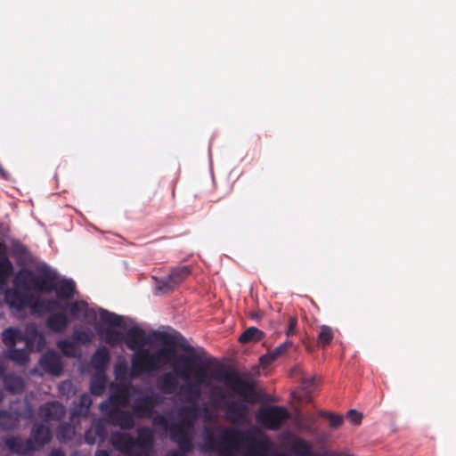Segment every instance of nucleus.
<instances>
[{"instance_id": "f257e3e1", "label": "nucleus", "mask_w": 456, "mask_h": 456, "mask_svg": "<svg viewBox=\"0 0 456 456\" xmlns=\"http://www.w3.org/2000/svg\"><path fill=\"white\" fill-rule=\"evenodd\" d=\"M273 444L258 428L205 427L200 451L219 456H267Z\"/></svg>"}, {"instance_id": "f03ea898", "label": "nucleus", "mask_w": 456, "mask_h": 456, "mask_svg": "<svg viewBox=\"0 0 456 456\" xmlns=\"http://www.w3.org/2000/svg\"><path fill=\"white\" fill-rule=\"evenodd\" d=\"M211 377L224 382L229 389L243 398V400L226 401V394L221 388H216L218 391L213 392L216 403L224 402L223 407L225 410L226 419L232 423H244L249 413L247 403L256 401L254 386L249 381L241 379L237 373L226 370L221 365L213 370Z\"/></svg>"}, {"instance_id": "7ed1b4c3", "label": "nucleus", "mask_w": 456, "mask_h": 456, "mask_svg": "<svg viewBox=\"0 0 456 456\" xmlns=\"http://www.w3.org/2000/svg\"><path fill=\"white\" fill-rule=\"evenodd\" d=\"M37 278V274L29 268L24 267L19 270L12 281L14 288L5 292L6 304L17 311L29 307L31 313L37 315L62 308L61 303L56 299L35 297L28 294L30 291L36 292Z\"/></svg>"}, {"instance_id": "20e7f679", "label": "nucleus", "mask_w": 456, "mask_h": 456, "mask_svg": "<svg viewBox=\"0 0 456 456\" xmlns=\"http://www.w3.org/2000/svg\"><path fill=\"white\" fill-rule=\"evenodd\" d=\"M178 416L180 421L169 422L167 416L157 414L153 418V425L167 432L170 440L177 444L180 451L191 452L193 450L192 429L197 409L194 405L183 406L178 411Z\"/></svg>"}, {"instance_id": "39448f33", "label": "nucleus", "mask_w": 456, "mask_h": 456, "mask_svg": "<svg viewBox=\"0 0 456 456\" xmlns=\"http://www.w3.org/2000/svg\"><path fill=\"white\" fill-rule=\"evenodd\" d=\"M152 340L160 341L165 346H175V337L167 332L151 330L148 335L145 330L139 326H132L125 335L124 342L134 353L139 349H145L144 346L150 344Z\"/></svg>"}, {"instance_id": "423d86ee", "label": "nucleus", "mask_w": 456, "mask_h": 456, "mask_svg": "<svg viewBox=\"0 0 456 456\" xmlns=\"http://www.w3.org/2000/svg\"><path fill=\"white\" fill-rule=\"evenodd\" d=\"M180 337L183 341V343L180 344V346L188 354H179L175 355V361H173L171 367L177 377L188 380L191 378L195 365L200 362V354L195 352V348L184 338Z\"/></svg>"}, {"instance_id": "0eeeda50", "label": "nucleus", "mask_w": 456, "mask_h": 456, "mask_svg": "<svg viewBox=\"0 0 456 456\" xmlns=\"http://www.w3.org/2000/svg\"><path fill=\"white\" fill-rule=\"evenodd\" d=\"M161 362L155 353L149 349L136 350L131 357V379H137L143 374H149L159 370Z\"/></svg>"}, {"instance_id": "6e6552de", "label": "nucleus", "mask_w": 456, "mask_h": 456, "mask_svg": "<svg viewBox=\"0 0 456 456\" xmlns=\"http://www.w3.org/2000/svg\"><path fill=\"white\" fill-rule=\"evenodd\" d=\"M289 418L288 409L279 405L262 407L256 415V421L269 430H279Z\"/></svg>"}, {"instance_id": "1a4fd4ad", "label": "nucleus", "mask_w": 456, "mask_h": 456, "mask_svg": "<svg viewBox=\"0 0 456 456\" xmlns=\"http://www.w3.org/2000/svg\"><path fill=\"white\" fill-rule=\"evenodd\" d=\"M101 410L109 419L110 424L123 430H131L135 426L134 415L127 410L110 407L109 403H102Z\"/></svg>"}, {"instance_id": "9d476101", "label": "nucleus", "mask_w": 456, "mask_h": 456, "mask_svg": "<svg viewBox=\"0 0 456 456\" xmlns=\"http://www.w3.org/2000/svg\"><path fill=\"white\" fill-rule=\"evenodd\" d=\"M160 403L158 395L151 393L143 396L137 397L132 404V411L137 419H151L155 416V408Z\"/></svg>"}, {"instance_id": "9b49d317", "label": "nucleus", "mask_w": 456, "mask_h": 456, "mask_svg": "<svg viewBox=\"0 0 456 456\" xmlns=\"http://www.w3.org/2000/svg\"><path fill=\"white\" fill-rule=\"evenodd\" d=\"M40 273L37 274L36 292L41 294H50L55 290L58 281V273L51 269L47 265H42L39 267Z\"/></svg>"}, {"instance_id": "f8f14e48", "label": "nucleus", "mask_w": 456, "mask_h": 456, "mask_svg": "<svg viewBox=\"0 0 456 456\" xmlns=\"http://www.w3.org/2000/svg\"><path fill=\"white\" fill-rule=\"evenodd\" d=\"M62 308L48 312L50 314L46 318L45 326L53 333H63L69 324V318L64 312V305L61 304ZM45 312V314H46Z\"/></svg>"}, {"instance_id": "ddd939ff", "label": "nucleus", "mask_w": 456, "mask_h": 456, "mask_svg": "<svg viewBox=\"0 0 456 456\" xmlns=\"http://www.w3.org/2000/svg\"><path fill=\"white\" fill-rule=\"evenodd\" d=\"M110 441L117 451L126 456H132L135 447V439L130 434L114 431L110 435Z\"/></svg>"}, {"instance_id": "4468645a", "label": "nucleus", "mask_w": 456, "mask_h": 456, "mask_svg": "<svg viewBox=\"0 0 456 456\" xmlns=\"http://www.w3.org/2000/svg\"><path fill=\"white\" fill-rule=\"evenodd\" d=\"M4 444L12 453L20 456H28L36 452V447L32 446V440L28 438L23 440L20 436H8L4 439Z\"/></svg>"}, {"instance_id": "2eb2a0df", "label": "nucleus", "mask_w": 456, "mask_h": 456, "mask_svg": "<svg viewBox=\"0 0 456 456\" xmlns=\"http://www.w3.org/2000/svg\"><path fill=\"white\" fill-rule=\"evenodd\" d=\"M131 388L132 385L130 383L118 384L112 390L109 401L107 402L110 403V407L118 408L119 406H127L131 400V397L133 396Z\"/></svg>"}, {"instance_id": "dca6fc26", "label": "nucleus", "mask_w": 456, "mask_h": 456, "mask_svg": "<svg viewBox=\"0 0 456 456\" xmlns=\"http://www.w3.org/2000/svg\"><path fill=\"white\" fill-rule=\"evenodd\" d=\"M52 438V430L48 426L42 423L33 424L28 439L32 440V446L36 447V451L49 444Z\"/></svg>"}, {"instance_id": "f3484780", "label": "nucleus", "mask_w": 456, "mask_h": 456, "mask_svg": "<svg viewBox=\"0 0 456 456\" xmlns=\"http://www.w3.org/2000/svg\"><path fill=\"white\" fill-rule=\"evenodd\" d=\"M40 366L45 372L54 376H60L63 370L61 358L53 350L48 351L42 355Z\"/></svg>"}, {"instance_id": "a211bd4d", "label": "nucleus", "mask_w": 456, "mask_h": 456, "mask_svg": "<svg viewBox=\"0 0 456 456\" xmlns=\"http://www.w3.org/2000/svg\"><path fill=\"white\" fill-rule=\"evenodd\" d=\"M288 443L287 445L290 452L294 456H311L313 455V445L312 444L297 436L289 434L287 436Z\"/></svg>"}, {"instance_id": "6ab92c4d", "label": "nucleus", "mask_w": 456, "mask_h": 456, "mask_svg": "<svg viewBox=\"0 0 456 456\" xmlns=\"http://www.w3.org/2000/svg\"><path fill=\"white\" fill-rule=\"evenodd\" d=\"M38 414L45 421L61 420L65 416V408L59 402H48L39 407Z\"/></svg>"}, {"instance_id": "aec40b11", "label": "nucleus", "mask_w": 456, "mask_h": 456, "mask_svg": "<svg viewBox=\"0 0 456 456\" xmlns=\"http://www.w3.org/2000/svg\"><path fill=\"white\" fill-rule=\"evenodd\" d=\"M23 341L28 349H36L37 351L42 350L46 343L45 336L37 330L34 324L26 328V331L23 333Z\"/></svg>"}, {"instance_id": "412c9836", "label": "nucleus", "mask_w": 456, "mask_h": 456, "mask_svg": "<svg viewBox=\"0 0 456 456\" xmlns=\"http://www.w3.org/2000/svg\"><path fill=\"white\" fill-rule=\"evenodd\" d=\"M84 437L86 443L88 444L103 443L107 437V429L101 420L95 421L91 428L86 431Z\"/></svg>"}, {"instance_id": "4be33fe9", "label": "nucleus", "mask_w": 456, "mask_h": 456, "mask_svg": "<svg viewBox=\"0 0 456 456\" xmlns=\"http://www.w3.org/2000/svg\"><path fill=\"white\" fill-rule=\"evenodd\" d=\"M54 292L55 299L60 303L61 300L72 299L76 294V284L71 279H62L57 281Z\"/></svg>"}, {"instance_id": "5701e85b", "label": "nucleus", "mask_w": 456, "mask_h": 456, "mask_svg": "<svg viewBox=\"0 0 456 456\" xmlns=\"http://www.w3.org/2000/svg\"><path fill=\"white\" fill-rule=\"evenodd\" d=\"M0 286L4 285L13 273V265L4 252V245L0 243Z\"/></svg>"}, {"instance_id": "b1692460", "label": "nucleus", "mask_w": 456, "mask_h": 456, "mask_svg": "<svg viewBox=\"0 0 456 456\" xmlns=\"http://www.w3.org/2000/svg\"><path fill=\"white\" fill-rule=\"evenodd\" d=\"M110 360V352L105 346L99 347L92 356L93 366L99 372H104Z\"/></svg>"}, {"instance_id": "393cba45", "label": "nucleus", "mask_w": 456, "mask_h": 456, "mask_svg": "<svg viewBox=\"0 0 456 456\" xmlns=\"http://www.w3.org/2000/svg\"><path fill=\"white\" fill-rule=\"evenodd\" d=\"M211 363V361L204 362L200 358V362H198L193 370V373L191 378H193V382L200 385V386H209L210 379L207 371L208 366Z\"/></svg>"}, {"instance_id": "a878e982", "label": "nucleus", "mask_w": 456, "mask_h": 456, "mask_svg": "<svg viewBox=\"0 0 456 456\" xmlns=\"http://www.w3.org/2000/svg\"><path fill=\"white\" fill-rule=\"evenodd\" d=\"M135 439V447L151 448L154 442L153 430L149 427H141L137 428V437Z\"/></svg>"}, {"instance_id": "bb28decb", "label": "nucleus", "mask_w": 456, "mask_h": 456, "mask_svg": "<svg viewBox=\"0 0 456 456\" xmlns=\"http://www.w3.org/2000/svg\"><path fill=\"white\" fill-rule=\"evenodd\" d=\"M18 415L5 410H0V429L2 431H13L19 426Z\"/></svg>"}, {"instance_id": "cd10ccee", "label": "nucleus", "mask_w": 456, "mask_h": 456, "mask_svg": "<svg viewBox=\"0 0 456 456\" xmlns=\"http://www.w3.org/2000/svg\"><path fill=\"white\" fill-rule=\"evenodd\" d=\"M4 386L5 390L11 394L21 393L25 387L23 379L13 374H7L4 377Z\"/></svg>"}, {"instance_id": "c85d7f7f", "label": "nucleus", "mask_w": 456, "mask_h": 456, "mask_svg": "<svg viewBox=\"0 0 456 456\" xmlns=\"http://www.w3.org/2000/svg\"><path fill=\"white\" fill-rule=\"evenodd\" d=\"M181 394L186 402L195 403L201 396L200 385L188 382L181 387Z\"/></svg>"}, {"instance_id": "c756f323", "label": "nucleus", "mask_w": 456, "mask_h": 456, "mask_svg": "<svg viewBox=\"0 0 456 456\" xmlns=\"http://www.w3.org/2000/svg\"><path fill=\"white\" fill-rule=\"evenodd\" d=\"M107 377L105 372L96 371L90 381V391L94 395H102L105 391Z\"/></svg>"}, {"instance_id": "7c9ffc66", "label": "nucleus", "mask_w": 456, "mask_h": 456, "mask_svg": "<svg viewBox=\"0 0 456 456\" xmlns=\"http://www.w3.org/2000/svg\"><path fill=\"white\" fill-rule=\"evenodd\" d=\"M2 339L6 346L13 347L18 342L23 341V333L16 328L9 327L3 331Z\"/></svg>"}, {"instance_id": "2f4dec72", "label": "nucleus", "mask_w": 456, "mask_h": 456, "mask_svg": "<svg viewBox=\"0 0 456 456\" xmlns=\"http://www.w3.org/2000/svg\"><path fill=\"white\" fill-rule=\"evenodd\" d=\"M4 356L20 365H25L29 361V355L26 349H19L15 348L14 346L10 347L4 353Z\"/></svg>"}, {"instance_id": "473e14b6", "label": "nucleus", "mask_w": 456, "mask_h": 456, "mask_svg": "<svg viewBox=\"0 0 456 456\" xmlns=\"http://www.w3.org/2000/svg\"><path fill=\"white\" fill-rule=\"evenodd\" d=\"M178 387V381L176 378L171 372L163 374L159 380V387L165 394L174 393Z\"/></svg>"}, {"instance_id": "72a5a7b5", "label": "nucleus", "mask_w": 456, "mask_h": 456, "mask_svg": "<svg viewBox=\"0 0 456 456\" xmlns=\"http://www.w3.org/2000/svg\"><path fill=\"white\" fill-rule=\"evenodd\" d=\"M57 347L67 357H77L79 354V348L76 342L69 339H62L57 342Z\"/></svg>"}, {"instance_id": "f704fd0d", "label": "nucleus", "mask_w": 456, "mask_h": 456, "mask_svg": "<svg viewBox=\"0 0 456 456\" xmlns=\"http://www.w3.org/2000/svg\"><path fill=\"white\" fill-rule=\"evenodd\" d=\"M265 338V333L256 327H249L240 336V343L259 342Z\"/></svg>"}, {"instance_id": "c9c22d12", "label": "nucleus", "mask_w": 456, "mask_h": 456, "mask_svg": "<svg viewBox=\"0 0 456 456\" xmlns=\"http://www.w3.org/2000/svg\"><path fill=\"white\" fill-rule=\"evenodd\" d=\"M175 346H166L161 347L156 351V356H158L159 362H161V366L163 364L171 363L175 361V355H178L175 354Z\"/></svg>"}, {"instance_id": "e433bc0d", "label": "nucleus", "mask_w": 456, "mask_h": 456, "mask_svg": "<svg viewBox=\"0 0 456 456\" xmlns=\"http://www.w3.org/2000/svg\"><path fill=\"white\" fill-rule=\"evenodd\" d=\"M74 435L75 429L69 423H61L57 428L56 436L61 443H67L72 440Z\"/></svg>"}, {"instance_id": "4c0bfd02", "label": "nucleus", "mask_w": 456, "mask_h": 456, "mask_svg": "<svg viewBox=\"0 0 456 456\" xmlns=\"http://www.w3.org/2000/svg\"><path fill=\"white\" fill-rule=\"evenodd\" d=\"M100 334L102 336L104 341L112 346L124 342L125 336L117 330L107 328L104 332Z\"/></svg>"}, {"instance_id": "58836bf2", "label": "nucleus", "mask_w": 456, "mask_h": 456, "mask_svg": "<svg viewBox=\"0 0 456 456\" xmlns=\"http://www.w3.org/2000/svg\"><path fill=\"white\" fill-rule=\"evenodd\" d=\"M72 339L76 344L88 345L93 340V333L88 329H75L72 332Z\"/></svg>"}, {"instance_id": "ea45409f", "label": "nucleus", "mask_w": 456, "mask_h": 456, "mask_svg": "<svg viewBox=\"0 0 456 456\" xmlns=\"http://www.w3.org/2000/svg\"><path fill=\"white\" fill-rule=\"evenodd\" d=\"M190 266H179L171 270L169 275L171 276V280L174 281L175 284L178 286L181 282H183L190 274H191Z\"/></svg>"}, {"instance_id": "a19ab883", "label": "nucleus", "mask_w": 456, "mask_h": 456, "mask_svg": "<svg viewBox=\"0 0 456 456\" xmlns=\"http://www.w3.org/2000/svg\"><path fill=\"white\" fill-rule=\"evenodd\" d=\"M101 321L106 324L119 327L122 323V317L105 309L100 310Z\"/></svg>"}, {"instance_id": "79ce46f5", "label": "nucleus", "mask_w": 456, "mask_h": 456, "mask_svg": "<svg viewBox=\"0 0 456 456\" xmlns=\"http://www.w3.org/2000/svg\"><path fill=\"white\" fill-rule=\"evenodd\" d=\"M334 338L333 330L327 325L321 326L320 332L318 335V344L322 347H325L332 341Z\"/></svg>"}, {"instance_id": "37998d69", "label": "nucleus", "mask_w": 456, "mask_h": 456, "mask_svg": "<svg viewBox=\"0 0 456 456\" xmlns=\"http://www.w3.org/2000/svg\"><path fill=\"white\" fill-rule=\"evenodd\" d=\"M176 285L174 281L171 280L169 274L167 277L157 280V289L164 294L173 291Z\"/></svg>"}, {"instance_id": "c03bdc74", "label": "nucleus", "mask_w": 456, "mask_h": 456, "mask_svg": "<svg viewBox=\"0 0 456 456\" xmlns=\"http://www.w3.org/2000/svg\"><path fill=\"white\" fill-rule=\"evenodd\" d=\"M64 307H69L71 316L78 318L80 314H83L84 310H86V302L84 300H77L69 303Z\"/></svg>"}, {"instance_id": "a18cd8bd", "label": "nucleus", "mask_w": 456, "mask_h": 456, "mask_svg": "<svg viewBox=\"0 0 456 456\" xmlns=\"http://www.w3.org/2000/svg\"><path fill=\"white\" fill-rule=\"evenodd\" d=\"M315 385H316V378L314 376V377H304L302 379L301 387H302V389L306 394H311L314 391Z\"/></svg>"}, {"instance_id": "49530a36", "label": "nucleus", "mask_w": 456, "mask_h": 456, "mask_svg": "<svg viewBox=\"0 0 456 456\" xmlns=\"http://www.w3.org/2000/svg\"><path fill=\"white\" fill-rule=\"evenodd\" d=\"M293 343L290 340H286L284 343L281 344L280 346H276L273 350L271 351V353L273 354V356L278 359L281 355H283L289 348L292 346Z\"/></svg>"}, {"instance_id": "de8ad7c7", "label": "nucleus", "mask_w": 456, "mask_h": 456, "mask_svg": "<svg viewBox=\"0 0 456 456\" xmlns=\"http://www.w3.org/2000/svg\"><path fill=\"white\" fill-rule=\"evenodd\" d=\"M83 317L88 322H94L97 319V314L94 309L89 308L88 304L86 303V310H84Z\"/></svg>"}, {"instance_id": "09e8293b", "label": "nucleus", "mask_w": 456, "mask_h": 456, "mask_svg": "<svg viewBox=\"0 0 456 456\" xmlns=\"http://www.w3.org/2000/svg\"><path fill=\"white\" fill-rule=\"evenodd\" d=\"M297 326V318L296 316H289L288 329L286 330V335L288 337L292 336L296 332Z\"/></svg>"}, {"instance_id": "8fccbe9b", "label": "nucleus", "mask_w": 456, "mask_h": 456, "mask_svg": "<svg viewBox=\"0 0 456 456\" xmlns=\"http://www.w3.org/2000/svg\"><path fill=\"white\" fill-rule=\"evenodd\" d=\"M275 360L276 358L273 356V354L271 352H269L266 354H264L260 357V363L264 367H266L272 364Z\"/></svg>"}, {"instance_id": "3c124183", "label": "nucleus", "mask_w": 456, "mask_h": 456, "mask_svg": "<svg viewBox=\"0 0 456 456\" xmlns=\"http://www.w3.org/2000/svg\"><path fill=\"white\" fill-rule=\"evenodd\" d=\"M348 418L351 422L354 424H359L362 419V414L356 410H350L348 411Z\"/></svg>"}, {"instance_id": "603ef678", "label": "nucleus", "mask_w": 456, "mask_h": 456, "mask_svg": "<svg viewBox=\"0 0 456 456\" xmlns=\"http://www.w3.org/2000/svg\"><path fill=\"white\" fill-rule=\"evenodd\" d=\"M329 420L331 428H338L343 423V417L340 415L329 414Z\"/></svg>"}, {"instance_id": "864d4df0", "label": "nucleus", "mask_w": 456, "mask_h": 456, "mask_svg": "<svg viewBox=\"0 0 456 456\" xmlns=\"http://www.w3.org/2000/svg\"><path fill=\"white\" fill-rule=\"evenodd\" d=\"M91 403H92V401L88 395H84L80 397V405L85 407L86 410L89 409Z\"/></svg>"}, {"instance_id": "5fc2aeb1", "label": "nucleus", "mask_w": 456, "mask_h": 456, "mask_svg": "<svg viewBox=\"0 0 456 456\" xmlns=\"http://www.w3.org/2000/svg\"><path fill=\"white\" fill-rule=\"evenodd\" d=\"M48 456H66L65 452L60 448L53 449Z\"/></svg>"}, {"instance_id": "6e6d98bb", "label": "nucleus", "mask_w": 456, "mask_h": 456, "mask_svg": "<svg viewBox=\"0 0 456 456\" xmlns=\"http://www.w3.org/2000/svg\"><path fill=\"white\" fill-rule=\"evenodd\" d=\"M27 251V248L21 244H19L16 248H15V252L16 253H20V254H24L26 253Z\"/></svg>"}, {"instance_id": "4d7b16f0", "label": "nucleus", "mask_w": 456, "mask_h": 456, "mask_svg": "<svg viewBox=\"0 0 456 456\" xmlns=\"http://www.w3.org/2000/svg\"><path fill=\"white\" fill-rule=\"evenodd\" d=\"M95 456H110V453L106 450H97Z\"/></svg>"}, {"instance_id": "13d9d810", "label": "nucleus", "mask_w": 456, "mask_h": 456, "mask_svg": "<svg viewBox=\"0 0 456 456\" xmlns=\"http://www.w3.org/2000/svg\"><path fill=\"white\" fill-rule=\"evenodd\" d=\"M184 452H177V451H173V452H170L167 456H185L183 454Z\"/></svg>"}, {"instance_id": "bf43d9fd", "label": "nucleus", "mask_w": 456, "mask_h": 456, "mask_svg": "<svg viewBox=\"0 0 456 456\" xmlns=\"http://www.w3.org/2000/svg\"><path fill=\"white\" fill-rule=\"evenodd\" d=\"M262 316V313H252L249 314V317L253 320L259 319Z\"/></svg>"}, {"instance_id": "052dcab7", "label": "nucleus", "mask_w": 456, "mask_h": 456, "mask_svg": "<svg viewBox=\"0 0 456 456\" xmlns=\"http://www.w3.org/2000/svg\"><path fill=\"white\" fill-rule=\"evenodd\" d=\"M132 456H150L147 452H136L135 454H132Z\"/></svg>"}, {"instance_id": "680f3d73", "label": "nucleus", "mask_w": 456, "mask_h": 456, "mask_svg": "<svg viewBox=\"0 0 456 456\" xmlns=\"http://www.w3.org/2000/svg\"><path fill=\"white\" fill-rule=\"evenodd\" d=\"M5 369L3 364L0 363V377L4 374Z\"/></svg>"}, {"instance_id": "e2e57ef3", "label": "nucleus", "mask_w": 456, "mask_h": 456, "mask_svg": "<svg viewBox=\"0 0 456 456\" xmlns=\"http://www.w3.org/2000/svg\"><path fill=\"white\" fill-rule=\"evenodd\" d=\"M4 397V392H3V390L0 389V403L3 402Z\"/></svg>"}, {"instance_id": "0e129e2a", "label": "nucleus", "mask_w": 456, "mask_h": 456, "mask_svg": "<svg viewBox=\"0 0 456 456\" xmlns=\"http://www.w3.org/2000/svg\"><path fill=\"white\" fill-rule=\"evenodd\" d=\"M330 456H343L342 453H335V452H331L330 453Z\"/></svg>"}, {"instance_id": "69168bd1", "label": "nucleus", "mask_w": 456, "mask_h": 456, "mask_svg": "<svg viewBox=\"0 0 456 456\" xmlns=\"http://www.w3.org/2000/svg\"><path fill=\"white\" fill-rule=\"evenodd\" d=\"M311 456H322V454H320V453H316V452H314L313 451V455H311Z\"/></svg>"}, {"instance_id": "338daca9", "label": "nucleus", "mask_w": 456, "mask_h": 456, "mask_svg": "<svg viewBox=\"0 0 456 456\" xmlns=\"http://www.w3.org/2000/svg\"><path fill=\"white\" fill-rule=\"evenodd\" d=\"M0 174L4 175V170L3 169V167L0 166Z\"/></svg>"}, {"instance_id": "774afa93", "label": "nucleus", "mask_w": 456, "mask_h": 456, "mask_svg": "<svg viewBox=\"0 0 456 456\" xmlns=\"http://www.w3.org/2000/svg\"><path fill=\"white\" fill-rule=\"evenodd\" d=\"M276 456H288V455H287V454H285V453H279V454H277Z\"/></svg>"}]
</instances>
